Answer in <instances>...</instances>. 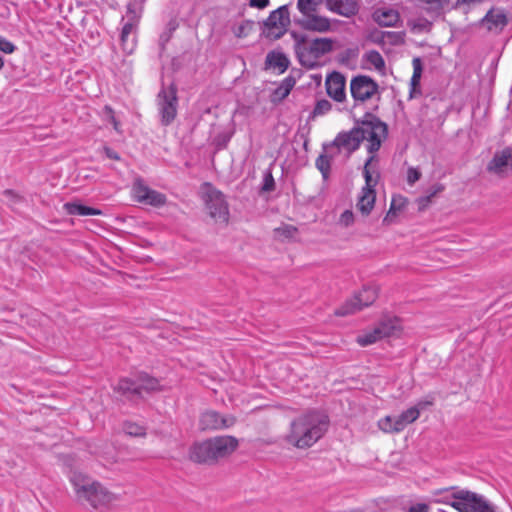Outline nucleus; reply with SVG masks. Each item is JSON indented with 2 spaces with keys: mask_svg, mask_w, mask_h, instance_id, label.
Wrapping results in <instances>:
<instances>
[{
  "mask_svg": "<svg viewBox=\"0 0 512 512\" xmlns=\"http://www.w3.org/2000/svg\"><path fill=\"white\" fill-rule=\"evenodd\" d=\"M334 47V41L330 38H316L308 42H298L296 51L301 63L309 68L318 66L324 56L329 54Z\"/></svg>",
  "mask_w": 512,
  "mask_h": 512,
  "instance_id": "5",
  "label": "nucleus"
},
{
  "mask_svg": "<svg viewBox=\"0 0 512 512\" xmlns=\"http://www.w3.org/2000/svg\"><path fill=\"white\" fill-rule=\"evenodd\" d=\"M64 209L69 215L79 216H97L102 215V211L93 207H89L77 202H67Z\"/></svg>",
  "mask_w": 512,
  "mask_h": 512,
  "instance_id": "25",
  "label": "nucleus"
},
{
  "mask_svg": "<svg viewBox=\"0 0 512 512\" xmlns=\"http://www.w3.org/2000/svg\"><path fill=\"white\" fill-rule=\"evenodd\" d=\"M374 156H370L364 166L363 175L365 178V186L362 188L358 201L356 204L357 209L363 214L368 215L372 211L376 193L374 187L377 184L378 175H374L375 172L372 170V165L374 161Z\"/></svg>",
  "mask_w": 512,
  "mask_h": 512,
  "instance_id": "8",
  "label": "nucleus"
},
{
  "mask_svg": "<svg viewBox=\"0 0 512 512\" xmlns=\"http://www.w3.org/2000/svg\"><path fill=\"white\" fill-rule=\"evenodd\" d=\"M294 82L292 80H284L274 91V100L281 101L286 98L292 90Z\"/></svg>",
  "mask_w": 512,
  "mask_h": 512,
  "instance_id": "33",
  "label": "nucleus"
},
{
  "mask_svg": "<svg viewBox=\"0 0 512 512\" xmlns=\"http://www.w3.org/2000/svg\"><path fill=\"white\" fill-rule=\"evenodd\" d=\"M332 108L331 103L326 100L322 99L316 102L315 107L312 111V117L316 118L319 116L326 115Z\"/></svg>",
  "mask_w": 512,
  "mask_h": 512,
  "instance_id": "34",
  "label": "nucleus"
},
{
  "mask_svg": "<svg viewBox=\"0 0 512 512\" xmlns=\"http://www.w3.org/2000/svg\"><path fill=\"white\" fill-rule=\"evenodd\" d=\"M131 192L134 200L142 204L160 207L166 203L164 194L149 188L140 178L134 181Z\"/></svg>",
  "mask_w": 512,
  "mask_h": 512,
  "instance_id": "14",
  "label": "nucleus"
},
{
  "mask_svg": "<svg viewBox=\"0 0 512 512\" xmlns=\"http://www.w3.org/2000/svg\"><path fill=\"white\" fill-rule=\"evenodd\" d=\"M371 37L376 43H389L392 45H398L404 41L403 32L378 31L373 33Z\"/></svg>",
  "mask_w": 512,
  "mask_h": 512,
  "instance_id": "26",
  "label": "nucleus"
},
{
  "mask_svg": "<svg viewBox=\"0 0 512 512\" xmlns=\"http://www.w3.org/2000/svg\"><path fill=\"white\" fill-rule=\"evenodd\" d=\"M264 189H265V190H270V187H269V186H267V184H265Z\"/></svg>",
  "mask_w": 512,
  "mask_h": 512,
  "instance_id": "50",
  "label": "nucleus"
},
{
  "mask_svg": "<svg viewBox=\"0 0 512 512\" xmlns=\"http://www.w3.org/2000/svg\"><path fill=\"white\" fill-rule=\"evenodd\" d=\"M436 192L437 191H435L434 193H432L429 196L421 197V198L418 199V206H419L420 210L426 208L429 205V203L431 201V198L435 195Z\"/></svg>",
  "mask_w": 512,
  "mask_h": 512,
  "instance_id": "42",
  "label": "nucleus"
},
{
  "mask_svg": "<svg viewBox=\"0 0 512 512\" xmlns=\"http://www.w3.org/2000/svg\"><path fill=\"white\" fill-rule=\"evenodd\" d=\"M125 433L130 436H142L144 435V428L135 423H126L124 426Z\"/></svg>",
  "mask_w": 512,
  "mask_h": 512,
  "instance_id": "35",
  "label": "nucleus"
},
{
  "mask_svg": "<svg viewBox=\"0 0 512 512\" xmlns=\"http://www.w3.org/2000/svg\"><path fill=\"white\" fill-rule=\"evenodd\" d=\"M455 504L459 512H500L483 496L469 491H460V500Z\"/></svg>",
  "mask_w": 512,
  "mask_h": 512,
  "instance_id": "12",
  "label": "nucleus"
},
{
  "mask_svg": "<svg viewBox=\"0 0 512 512\" xmlns=\"http://www.w3.org/2000/svg\"><path fill=\"white\" fill-rule=\"evenodd\" d=\"M157 110L163 125H169L177 115V88L171 84L163 86L157 95Z\"/></svg>",
  "mask_w": 512,
  "mask_h": 512,
  "instance_id": "9",
  "label": "nucleus"
},
{
  "mask_svg": "<svg viewBox=\"0 0 512 512\" xmlns=\"http://www.w3.org/2000/svg\"><path fill=\"white\" fill-rule=\"evenodd\" d=\"M269 5V0H250V6L263 9Z\"/></svg>",
  "mask_w": 512,
  "mask_h": 512,
  "instance_id": "43",
  "label": "nucleus"
},
{
  "mask_svg": "<svg viewBox=\"0 0 512 512\" xmlns=\"http://www.w3.org/2000/svg\"><path fill=\"white\" fill-rule=\"evenodd\" d=\"M127 22L123 25L122 32H121V41L124 46L125 50H129L131 52L133 50V41L131 42V45L129 46V38L133 34L136 23L139 18V15L136 13V11L133 10L132 6H128L127 14H126Z\"/></svg>",
  "mask_w": 512,
  "mask_h": 512,
  "instance_id": "22",
  "label": "nucleus"
},
{
  "mask_svg": "<svg viewBox=\"0 0 512 512\" xmlns=\"http://www.w3.org/2000/svg\"><path fill=\"white\" fill-rule=\"evenodd\" d=\"M400 329L398 318L385 316L374 327L360 333L356 342L362 347L369 346L384 338L396 335Z\"/></svg>",
  "mask_w": 512,
  "mask_h": 512,
  "instance_id": "7",
  "label": "nucleus"
},
{
  "mask_svg": "<svg viewBox=\"0 0 512 512\" xmlns=\"http://www.w3.org/2000/svg\"><path fill=\"white\" fill-rule=\"evenodd\" d=\"M374 21L383 27H394L400 21L397 10L388 7L378 8L373 13Z\"/></svg>",
  "mask_w": 512,
  "mask_h": 512,
  "instance_id": "23",
  "label": "nucleus"
},
{
  "mask_svg": "<svg viewBox=\"0 0 512 512\" xmlns=\"http://www.w3.org/2000/svg\"><path fill=\"white\" fill-rule=\"evenodd\" d=\"M106 119L113 125L116 131H119V123L115 119L112 110L109 107H105Z\"/></svg>",
  "mask_w": 512,
  "mask_h": 512,
  "instance_id": "39",
  "label": "nucleus"
},
{
  "mask_svg": "<svg viewBox=\"0 0 512 512\" xmlns=\"http://www.w3.org/2000/svg\"><path fill=\"white\" fill-rule=\"evenodd\" d=\"M76 497L94 509L105 510L113 507L119 496L100 482L82 473H74L70 478Z\"/></svg>",
  "mask_w": 512,
  "mask_h": 512,
  "instance_id": "3",
  "label": "nucleus"
},
{
  "mask_svg": "<svg viewBox=\"0 0 512 512\" xmlns=\"http://www.w3.org/2000/svg\"><path fill=\"white\" fill-rule=\"evenodd\" d=\"M413 65V74L416 75V77H421L422 75V63L420 58H414L412 61Z\"/></svg>",
  "mask_w": 512,
  "mask_h": 512,
  "instance_id": "40",
  "label": "nucleus"
},
{
  "mask_svg": "<svg viewBox=\"0 0 512 512\" xmlns=\"http://www.w3.org/2000/svg\"><path fill=\"white\" fill-rule=\"evenodd\" d=\"M351 95L355 101L364 102L378 93V84L367 76H357L350 83Z\"/></svg>",
  "mask_w": 512,
  "mask_h": 512,
  "instance_id": "15",
  "label": "nucleus"
},
{
  "mask_svg": "<svg viewBox=\"0 0 512 512\" xmlns=\"http://www.w3.org/2000/svg\"><path fill=\"white\" fill-rule=\"evenodd\" d=\"M430 405H432V401H419L398 416H385L378 421V428L384 433H399L409 424L415 422L419 418L421 410Z\"/></svg>",
  "mask_w": 512,
  "mask_h": 512,
  "instance_id": "6",
  "label": "nucleus"
},
{
  "mask_svg": "<svg viewBox=\"0 0 512 512\" xmlns=\"http://www.w3.org/2000/svg\"><path fill=\"white\" fill-rule=\"evenodd\" d=\"M487 169L497 176H506L512 172V149L497 151L489 162Z\"/></svg>",
  "mask_w": 512,
  "mask_h": 512,
  "instance_id": "16",
  "label": "nucleus"
},
{
  "mask_svg": "<svg viewBox=\"0 0 512 512\" xmlns=\"http://www.w3.org/2000/svg\"><path fill=\"white\" fill-rule=\"evenodd\" d=\"M136 381H137V385L140 386V391L141 390L156 391V390L160 389L159 381L153 377H150L147 374H140L137 377Z\"/></svg>",
  "mask_w": 512,
  "mask_h": 512,
  "instance_id": "32",
  "label": "nucleus"
},
{
  "mask_svg": "<svg viewBox=\"0 0 512 512\" xmlns=\"http://www.w3.org/2000/svg\"><path fill=\"white\" fill-rule=\"evenodd\" d=\"M409 512H429V506L425 503H417L409 508Z\"/></svg>",
  "mask_w": 512,
  "mask_h": 512,
  "instance_id": "41",
  "label": "nucleus"
},
{
  "mask_svg": "<svg viewBox=\"0 0 512 512\" xmlns=\"http://www.w3.org/2000/svg\"><path fill=\"white\" fill-rule=\"evenodd\" d=\"M212 447V453L215 454V461L228 456L238 446V441L232 436H218L209 439Z\"/></svg>",
  "mask_w": 512,
  "mask_h": 512,
  "instance_id": "18",
  "label": "nucleus"
},
{
  "mask_svg": "<svg viewBox=\"0 0 512 512\" xmlns=\"http://www.w3.org/2000/svg\"><path fill=\"white\" fill-rule=\"evenodd\" d=\"M386 135L387 126L384 123L380 121L370 122L349 132L338 134L328 146L330 150H333L336 154H341L346 159L353 151L358 149L362 141H367V150L371 156H374L373 154L379 150Z\"/></svg>",
  "mask_w": 512,
  "mask_h": 512,
  "instance_id": "1",
  "label": "nucleus"
},
{
  "mask_svg": "<svg viewBox=\"0 0 512 512\" xmlns=\"http://www.w3.org/2000/svg\"><path fill=\"white\" fill-rule=\"evenodd\" d=\"M115 390L122 395L129 396L130 394H139L140 386L137 385L136 380L123 378L119 380Z\"/></svg>",
  "mask_w": 512,
  "mask_h": 512,
  "instance_id": "30",
  "label": "nucleus"
},
{
  "mask_svg": "<svg viewBox=\"0 0 512 512\" xmlns=\"http://www.w3.org/2000/svg\"><path fill=\"white\" fill-rule=\"evenodd\" d=\"M420 79H421V77H416V75L413 74L412 77H411V85L413 87L418 86L420 84Z\"/></svg>",
  "mask_w": 512,
  "mask_h": 512,
  "instance_id": "46",
  "label": "nucleus"
},
{
  "mask_svg": "<svg viewBox=\"0 0 512 512\" xmlns=\"http://www.w3.org/2000/svg\"><path fill=\"white\" fill-rule=\"evenodd\" d=\"M190 458L198 463H210L215 461L210 440L195 443L190 449Z\"/></svg>",
  "mask_w": 512,
  "mask_h": 512,
  "instance_id": "21",
  "label": "nucleus"
},
{
  "mask_svg": "<svg viewBox=\"0 0 512 512\" xmlns=\"http://www.w3.org/2000/svg\"><path fill=\"white\" fill-rule=\"evenodd\" d=\"M431 7H440L444 0H422Z\"/></svg>",
  "mask_w": 512,
  "mask_h": 512,
  "instance_id": "45",
  "label": "nucleus"
},
{
  "mask_svg": "<svg viewBox=\"0 0 512 512\" xmlns=\"http://www.w3.org/2000/svg\"><path fill=\"white\" fill-rule=\"evenodd\" d=\"M484 26L490 31H502L508 23L507 15L501 8H493L482 19Z\"/></svg>",
  "mask_w": 512,
  "mask_h": 512,
  "instance_id": "20",
  "label": "nucleus"
},
{
  "mask_svg": "<svg viewBox=\"0 0 512 512\" xmlns=\"http://www.w3.org/2000/svg\"><path fill=\"white\" fill-rule=\"evenodd\" d=\"M327 94L337 102H342L345 97V78L338 72L331 73L326 79Z\"/></svg>",
  "mask_w": 512,
  "mask_h": 512,
  "instance_id": "19",
  "label": "nucleus"
},
{
  "mask_svg": "<svg viewBox=\"0 0 512 512\" xmlns=\"http://www.w3.org/2000/svg\"><path fill=\"white\" fill-rule=\"evenodd\" d=\"M327 429V416L312 411L299 416L291 423L287 441L300 449L309 448L323 437Z\"/></svg>",
  "mask_w": 512,
  "mask_h": 512,
  "instance_id": "2",
  "label": "nucleus"
},
{
  "mask_svg": "<svg viewBox=\"0 0 512 512\" xmlns=\"http://www.w3.org/2000/svg\"><path fill=\"white\" fill-rule=\"evenodd\" d=\"M3 66H4V60H3V58L0 56V71L2 70Z\"/></svg>",
  "mask_w": 512,
  "mask_h": 512,
  "instance_id": "47",
  "label": "nucleus"
},
{
  "mask_svg": "<svg viewBox=\"0 0 512 512\" xmlns=\"http://www.w3.org/2000/svg\"><path fill=\"white\" fill-rule=\"evenodd\" d=\"M285 230H287V232L290 234L291 232H293L295 229L293 227H287Z\"/></svg>",
  "mask_w": 512,
  "mask_h": 512,
  "instance_id": "48",
  "label": "nucleus"
},
{
  "mask_svg": "<svg viewBox=\"0 0 512 512\" xmlns=\"http://www.w3.org/2000/svg\"><path fill=\"white\" fill-rule=\"evenodd\" d=\"M460 500V492L453 493L449 490L436 491L430 502L443 503L452 506L455 509V502Z\"/></svg>",
  "mask_w": 512,
  "mask_h": 512,
  "instance_id": "29",
  "label": "nucleus"
},
{
  "mask_svg": "<svg viewBox=\"0 0 512 512\" xmlns=\"http://www.w3.org/2000/svg\"><path fill=\"white\" fill-rule=\"evenodd\" d=\"M395 202H396V199H395V198H393L392 203H391V209H394V207H395Z\"/></svg>",
  "mask_w": 512,
  "mask_h": 512,
  "instance_id": "49",
  "label": "nucleus"
},
{
  "mask_svg": "<svg viewBox=\"0 0 512 512\" xmlns=\"http://www.w3.org/2000/svg\"><path fill=\"white\" fill-rule=\"evenodd\" d=\"M354 222V213L351 210H345L339 217V224L348 227Z\"/></svg>",
  "mask_w": 512,
  "mask_h": 512,
  "instance_id": "36",
  "label": "nucleus"
},
{
  "mask_svg": "<svg viewBox=\"0 0 512 512\" xmlns=\"http://www.w3.org/2000/svg\"><path fill=\"white\" fill-rule=\"evenodd\" d=\"M421 177V172L414 167H410L407 170V182L410 185H413L415 182H417Z\"/></svg>",
  "mask_w": 512,
  "mask_h": 512,
  "instance_id": "38",
  "label": "nucleus"
},
{
  "mask_svg": "<svg viewBox=\"0 0 512 512\" xmlns=\"http://www.w3.org/2000/svg\"><path fill=\"white\" fill-rule=\"evenodd\" d=\"M202 193L210 216L216 222L227 223L229 218V211L223 194L213 188L210 184L203 185Z\"/></svg>",
  "mask_w": 512,
  "mask_h": 512,
  "instance_id": "10",
  "label": "nucleus"
},
{
  "mask_svg": "<svg viewBox=\"0 0 512 512\" xmlns=\"http://www.w3.org/2000/svg\"><path fill=\"white\" fill-rule=\"evenodd\" d=\"M363 63L365 64L366 68L374 69L380 73H383L385 70V60L376 50L367 51L363 55Z\"/></svg>",
  "mask_w": 512,
  "mask_h": 512,
  "instance_id": "27",
  "label": "nucleus"
},
{
  "mask_svg": "<svg viewBox=\"0 0 512 512\" xmlns=\"http://www.w3.org/2000/svg\"><path fill=\"white\" fill-rule=\"evenodd\" d=\"M15 50H16V46L12 42H10L6 38L0 36V51L4 52L6 54H11Z\"/></svg>",
  "mask_w": 512,
  "mask_h": 512,
  "instance_id": "37",
  "label": "nucleus"
},
{
  "mask_svg": "<svg viewBox=\"0 0 512 512\" xmlns=\"http://www.w3.org/2000/svg\"><path fill=\"white\" fill-rule=\"evenodd\" d=\"M316 0H298L297 9L300 17L295 20L302 29L316 33H329L336 29V21L332 20L317 10Z\"/></svg>",
  "mask_w": 512,
  "mask_h": 512,
  "instance_id": "4",
  "label": "nucleus"
},
{
  "mask_svg": "<svg viewBox=\"0 0 512 512\" xmlns=\"http://www.w3.org/2000/svg\"><path fill=\"white\" fill-rule=\"evenodd\" d=\"M378 297L376 287H364L353 299L344 304L336 311V315L345 316L353 314L369 305H371Z\"/></svg>",
  "mask_w": 512,
  "mask_h": 512,
  "instance_id": "13",
  "label": "nucleus"
},
{
  "mask_svg": "<svg viewBox=\"0 0 512 512\" xmlns=\"http://www.w3.org/2000/svg\"><path fill=\"white\" fill-rule=\"evenodd\" d=\"M330 9L342 16L350 17L357 13L356 0H327Z\"/></svg>",
  "mask_w": 512,
  "mask_h": 512,
  "instance_id": "24",
  "label": "nucleus"
},
{
  "mask_svg": "<svg viewBox=\"0 0 512 512\" xmlns=\"http://www.w3.org/2000/svg\"><path fill=\"white\" fill-rule=\"evenodd\" d=\"M234 424L233 417H223L215 411H206L201 414L199 427L202 430H217L228 428Z\"/></svg>",
  "mask_w": 512,
  "mask_h": 512,
  "instance_id": "17",
  "label": "nucleus"
},
{
  "mask_svg": "<svg viewBox=\"0 0 512 512\" xmlns=\"http://www.w3.org/2000/svg\"><path fill=\"white\" fill-rule=\"evenodd\" d=\"M290 24V14L287 5L272 11L264 22L263 34L266 38L276 40L282 37Z\"/></svg>",
  "mask_w": 512,
  "mask_h": 512,
  "instance_id": "11",
  "label": "nucleus"
},
{
  "mask_svg": "<svg viewBox=\"0 0 512 512\" xmlns=\"http://www.w3.org/2000/svg\"><path fill=\"white\" fill-rule=\"evenodd\" d=\"M336 153L330 150L327 145L324 147V154L320 155L316 159V167L321 172L324 179H327L330 173L331 162L334 160Z\"/></svg>",
  "mask_w": 512,
  "mask_h": 512,
  "instance_id": "28",
  "label": "nucleus"
},
{
  "mask_svg": "<svg viewBox=\"0 0 512 512\" xmlns=\"http://www.w3.org/2000/svg\"><path fill=\"white\" fill-rule=\"evenodd\" d=\"M267 64L272 68H277L283 72L288 66V59L280 52H271L267 55Z\"/></svg>",
  "mask_w": 512,
  "mask_h": 512,
  "instance_id": "31",
  "label": "nucleus"
},
{
  "mask_svg": "<svg viewBox=\"0 0 512 512\" xmlns=\"http://www.w3.org/2000/svg\"><path fill=\"white\" fill-rule=\"evenodd\" d=\"M104 152H105L106 156L110 159H113V160L120 159L119 154L117 152H115L114 150L110 149L109 147H105Z\"/></svg>",
  "mask_w": 512,
  "mask_h": 512,
  "instance_id": "44",
  "label": "nucleus"
}]
</instances>
